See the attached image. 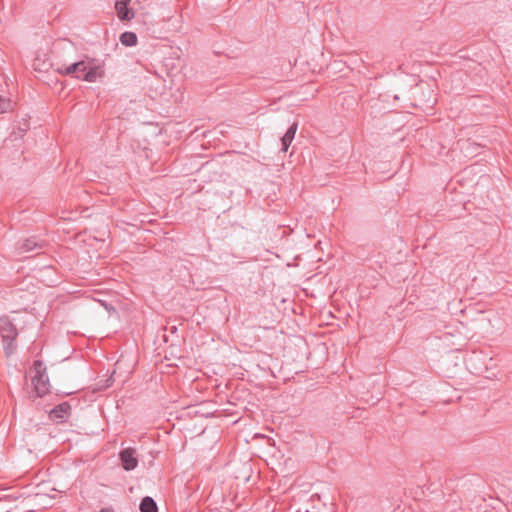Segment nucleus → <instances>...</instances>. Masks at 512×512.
<instances>
[{"label": "nucleus", "mask_w": 512, "mask_h": 512, "mask_svg": "<svg viewBox=\"0 0 512 512\" xmlns=\"http://www.w3.org/2000/svg\"><path fill=\"white\" fill-rule=\"evenodd\" d=\"M76 78L93 83L105 74L104 63L95 58H86L77 62Z\"/></svg>", "instance_id": "obj_1"}, {"label": "nucleus", "mask_w": 512, "mask_h": 512, "mask_svg": "<svg viewBox=\"0 0 512 512\" xmlns=\"http://www.w3.org/2000/svg\"><path fill=\"white\" fill-rule=\"evenodd\" d=\"M0 333L4 342V351L6 355H10L15 348L14 340L18 335L17 329L5 318L0 320Z\"/></svg>", "instance_id": "obj_2"}, {"label": "nucleus", "mask_w": 512, "mask_h": 512, "mask_svg": "<svg viewBox=\"0 0 512 512\" xmlns=\"http://www.w3.org/2000/svg\"><path fill=\"white\" fill-rule=\"evenodd\" d=\"M36 375L32 379L36 394L38 397H43L49 391V379L48 376L41 372L42 363L40 361L34 362Z\"/></svg>", "instance_id": "obj_3"}, {"label": "nucleus", "mask_w": 512, "mask_h": 512, "mask_svg": "<svg viewBox=\"0 0 512 512\" xmlns=\"http://www.w3.org/2000/svg\"><path fill=\"white\" fill-rule=\"evenodd\" d=\"M121 464L124 470H134L138 465V457L134 448H125L119 454Z\"/></svg>", "instance_id": "obj_4"}, {"label": "nucleus", "mask_w": 512, "mask_h": 512, "mask_svg": "<svg viewBox=\"0 0 512 512\" xmlns=\"http://www.w3.org/2000/svg\"><path fill=\"white\" fill-rule=\"evenodd\" d=\"M130 0H119L115 3V9L120 20L128 21L134 18V12L128 7Z\"/></svg>", "instance_id": "obj_5"}, {"label": "nucleus", "mask_w": 512, "mask_h": 512, "mask_svg": "<svg viewBox=\"0 0 512 512\" xmlns=\"http://www.w3.org/2000/svg\"><path fill=\"white\" fill-rule=\"evenodd\" d=\"M43 247L44 243L42 241H37L35 238H29L19 242L17 249L20 253H28L35 249H42Z\"/></svg>", "instance_id": "obj_6"}, {"label": "nucleus", "mask_w": 512, "mask_h": 512, "mask_svg": "<svg viewBox=\"0 0 512 512\" xmlns=\"http://www.w3.org/2000/svg\"><path fill=\"white\" fill-rule=\"evenodd\" d=\"M71 407L67 402H63L57 406H55L51 412L50 416L54 420H63L69 415Z\"/></svg>", "instance_id": "obj_7"}, {"label": "nucleus", "mask_w": 512, "mask_h": 512, "mask_svg": "<svg viewBox=\"0 0 512 512\" xmlns=\"http://www.w3.org/2000/svg\"><path fill=\"white\" fill-rule=\"evenodd\" d=\"M297 123H293L286 131V133L284 134V136L281 138V145H282V148L281 150L286 152L291 144V142L293 141L294 137H295V134H296V131H297Z\"/></svg>", "instance_id": "obj_8"}, {"label": "nucleus", "mask_w": 512, "mask_h": 512, "mask_svg": "<svg viewBox=\"0 0 512 512\" xmlns=\"http://www.w3.org/2000/svg\"><path fill=\"white\" fill-rule=\"evenodd\" d=\"M139 509L141 512H157L158 507L156 502L152 497L146 496L144 497L141 502Z\"/></svg>", "instance_id": "obj_9"}, {"label": "nucleus", "mask_w": 512, "mask_h": 512, "mask_svg": "<svg viewBox=\"0 0 512 512\" xmlns=\"http://www.w3.org/2000/svg\"><path fill=\"white\" fill-rule=\"evenodd\" d=\"M120 42L127 47L137 44V35L134 32L126 31L120 35Z\"/></svg>", "instance_id": "obj_10"}, {"label": "nucleus", "mask_w": 512, "mask_h": 512, "mask_svg": "<svg viewBox=\"0 0 512 512\" xmlns=\"http://www.w3.org/2000/svg\"><path fill=\"white\" fill-rule=\"evenodd\" d=\"M78 68H79V67L77 66V62H75V63H72V64H70V65H68V66H66V67H64V68H62V69H59V72H60V73H62V74H64V75H68V76H74V77H76V75H77V69H78Z\"/></svg>", "instance_id": "obj_11"}, {"label": "nucleus", "mask_w": 512, "mask_h": 512, "mask_svg": "<svg viewBox=\"0 0 512 512\" xmlns=\"http://www.w3.org/2000/svg\"><path fill=\"white\" fill-rule=\"evenodd\" d=\"M11 108V102L0 95V113H4Z\"/></svg>", "instance_id": "obj_12"}, {"label": "nucleus", "mask_w": 512, "mask_h": 512, "mask_svg": "<svg viewBox=\"0 0 512 512\" xmlns=\"http://www.w3.org/2000/svg\"><path fill=\"white\" fill-rule=\"evenodd\" d=\"M100 512H114V510L112 508L106 507V508H102L100 510Z\"/></svg>", "instance_id": "obj_13"}]
</instances>
